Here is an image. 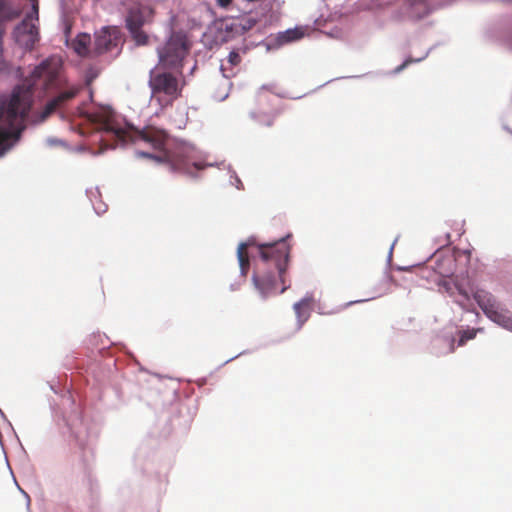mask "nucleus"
Returning a JSON list of instances; mask_svg holds the SVG:
<instances>
[{
    "label": "nucleus",
    "mask_w": 512,
    "mask_h": 512,
    "mask_svg": "<svg viewBox=\"0 0 512 512\" xmlns=\"http://www.w3.org/2000/svg\"><path fill=\"white\" fill-rule=\"evenodd\" d=\"M62 60L51 56L35 67L30 79L14 88L8 101L0 105V156L19 140L24 122L32 106L33 90L57 87L60 84Z\"/></svg>",
    "instance_id": "obj_1"
},
{
    "label": "nucleus",
    "mask_w": 512,
    "mask_h": 512,
    "mask_svg": "<svg viewBox=\"0 0 512 512\" xmlns=\"http://www.w3.org/2000/svg\"><path fill=\"white\" fill-rule=\"evenodd\" d=\"M102 130L116 136L123 143L143 142L150 146L155 152L136 151V156L148 158L158 164H166L173 172H185L187 163L185 157L166 149L169 141V134L155 126H146L143 129L132 127H121L114 121L107 119L102 124Z\"/></svg>",
    "instance_id": "obj_2"
},
{
    "label": "nucleus",
    "mask_w": 512,
    "mask_h": 512,
    "mask_svg": "<svg viewBox=\"0 0 512 512\" xmlns=\"http://www.w3.org/2000/svg\"><path fill=\"white\" fill-rule=\"evenodd\" d=\"M259 260L255 264L253 283L263 298L272 294L276 289L278 274L281 282L285 284L284 273L290 255V246L286 238L272 243L258 244Z\"/></svg>",
    "instance_id": "obj_3"
},
{
    "label": "nucleus",
    "mask_w": 512,
    "mask_h": 512,
    "mask_svg": "<svg viewBox=\"0 0 512 512\" xmlns=\"http://www.w3.org/2000/svg\"><path fill=\"white\" fill-rule=\"evenodd\" d=\"M190 50V42L183 32H174L162 48L158 49V68L181 71Z\"/></svg>",
    "instance_id": "obj_4"
},
{
    "label": "nucleus",
    "mask_w": 512,
    "mask_h": 512,
    "mask_svg": "<svg viewBox=\"0 0 512 512\" xmlns=\"http://www.w3.org/2000/svg\"><path fill=\"white\" fill-rule=\"evenodd\" d=\"M149 86L152 95L161 104L162 100L160 95L167 97L163 105H171L172 102L181 95L182 88L179 86V81L172 73L168 71H159L158 68L151 70Z\"/></svg>",
    "instance_id": "obj_5"
},
{
    "label": "nucleus",
    "mask_w": 512,
    "mask_h": 512,
    "mask_svg": "<svg viewBox=\"0 0 512 512\" xmlns=\"http://www.w3.org/2000/svg\"><path fill=\"white\" fill-rule=\"evenodd\" d=\"M474 299L483 310L485 315L492 321L509 328L512 326V316L507 310L500 309L494 297L487 291L477 290Z\"/></svg>",
    "instance_id": "obj_6"
},
{
    "label": "nucleus",
    "mask_w": 512,
    "mask_h": 512,
    "mask_svg": "<svg viewBox=\"0 0 512 512\" xmlns=\"http://www.w3.org/2000/svg\"><path fill=\"white\" fill-rule=\"evenodd\" d=\"M153 10L148 6H135L128 12L126 18V25L131 33L133 39L138 45H144L147 43L148 36L142 30L146 18L151 16Z\"/></svg>",
    "instance_id": "obj_7"
},
{
    "label": "nucleus",
    "mask_w": 512,
    "mask_h": 512,
    "mask_svg": "<svg viewBox=\"0 0 512 512\" xmlns=\"http://www.w3.org/2000/svg\"><path fill=\"white\" fill-rule=\"evenodd\" d=\"M122 41L120 30L117 27H103L95 33L94 53H106L116 48Z\"/></svg>",
    "instance_id": "obj_8"
},
{
    "label": "nucleus",
    "mask_w": 512,
    "mask_h": 512,
    "mask_svg": "<svg viewBox=\"0 0 512 512\" xmlns=\"http://www.w3.org/2000/svg\"><path fill=\"white\" fill-rule=\"evenodd\" d=\"M13 34L17 44L28 50H31L38 41V29L36 25L32 23L31 16H27L17 25Z\"/></svg>",
    "instance_id": "obj_9"
},
{
    "label": "nucleus",
    "mask_w": 512,
    "mask_h": 512,
    "mask_svg": "<svg viewBox=\"0 0 512 512\" xmlns=\"http://www.w3.org/2000/svg\"><path fill=\"white\" fill-rule=\"evenodd\" d=\"M78 92V88L72 87L66 91L59 93L57 96L49 100L40 113V119L42 121L47 119L56 110L63 107L68 101L73 99L78 94Z\"/></svg>",
    "instance_id": "obj_10"
},
{
    "label": "nucleus",
    "mask_w": 512,
    "mask_h": 512,
    "mask_svg": "<svg viewBox=\"0 0 512 512\" xmlns=\"http://www.w3.org/2000/svg\"><path fill=\"white\" fill-rule=\"evenodd\" d=\"M434 270L440 276L448 277L453 274L455 270V258L451 254H437L435 255Z\"/></svg>",
    "instance_id": "obj_11"
},
{
    "label": "nucleus",
    "mask_w": 512,
    "mask_h": 512,
    "mask_svg": "<svg viewBox=\"0 0 512 512\" xmlns=\"http://www.w3.org/2000/svg\"><path fill=\"white\" fill-rule=\"evenodd\" d=\"M256 245L254 239H248L246 242L239 244L237 249V257L239 261L240 271L242 276H246L250 268V259L248 248Z\"/></svg>",
    "instance_id": "obj_12"
},
{
    "label": "nucleus",
    "mask_w": 512,
    "mask_h": 512,
    "mask_svg": "<svg viewBox=\"0 0 512 512\" xmlns=\"http://www.w3.org/2000/svg\"><path fill=\"white\" fill-rule=\"evenodd\" d=\"M442 287L449 294V296L453 297L455 302L460 305L462 308L467 307V301H469V296L467 292H465L462 288L457 285H451L449 282L444 281L442 283Z\"/></svg>",
    "instance_id": "obj_13"
},
{
    "label": "nucleus",
    "mask_w": 512,
    "mask_h": 512,
    "mask_svg": "<svg viewBox=\"0 0 512 512\" xmlns=\"http://www.w3.org/2000/svg\"><path fill=\"white\" fill-rule=\"evenodd\" d=\"M311 300L303 298L295 303L293 308L298 321V328L300 329L310 316Z\"/></svg>",
    "instance_id": "obj_14"
},
{
    "label": "nucleus",
    "mask_w": 512,
    "mask_h": 512,
    "mask_svg": "<svg viewBox=\"0 0 512 512\" xmlns=\"http://www.w3.org/2000/svg\"><path fill=\"white\" fill-rule=\"evenodd\" d=\"M91 37L89 34H79L72 43L74 51L80 56H87L89 53V44Z\"/></svg>",
    "instance_id": "obj_15"
},
{
    "label": "nucleus",
    "mask_w": 512,
    "mask_h": 512,
    "mask_svg": "<svg viewBox=\"0 0 512 512\" xmlns=\"http://www.w3.org/2000/svg\"><path fill=\"white\" fill-rule=\"evenodd\" d=\"M280 114L278 109H272L269 113H265L260 110L258 113H252V117L256 119L261 125L271 127L274 124L275 119Z\"/></svg>",
    "instance_id": "obj_16"
},
{
    "label": "nucleus",
    "mask_w": 512,
    "mask_h": 512,
    "mask_svg": "<svg viewBox=\"0 0 512 512\" xmlns=\"http://www.w3.org/2000/svg\"><path fill=\"white\" fill-rule=\"evenodd\" d=\"M20 15V11L13 9L7 3L0 0V25L6 21L13 20Z\"/></svg>",
    "instance_id": "obj_17"
},
{
    "label": "nucleus",
    "mask_w": 512,
    "mask_h": 512,
    "mask_svg": "<svg viewBox=\"0 0 512 512\" xmlns=\"http://www.w3.org/2000/svg\"><path fill=\"white\" fill-rule=\"evenodd\" d=\"M304 36V32L300 28L289 29L278 35V42L280 44L289 43L295 40H299Z\"/></svg>",
    "instance_id": "obj_18"
},
{
    "label": "nucleus",
    "mask_w": 512,
    "mask_h": 512,
    "mask_svg": "<svg viewBox=\"0 0 512 512\" xmlns=\"http://www.w3.org/2000/svg\"><path fill=\"white\" fill-rule=\"evenodd\" d=\"M476 330H466L460 333L459 346H463L468 340L475 338Z\"/></svg>",
    "instance_id": "obj_19"
},
{
    "label": "nucleus",
    "mask_w": 512,
    "mask_h": 512,
    "mask_svg": "<svg viewBox=\"0 0 512 512\" xmlns=\"http://www.w3.org/2000/svg\"><path fill=\"white\" fill-rule=\"evenodd\" d=\"M228 62L232 66H237L241 62V57L237 51H231L228 55Z\"/></svg>",
    "instance_id": "obj_20"
},
{
    "label": "nucleus",
    "mask_w": 512,
    "mask_h": 512,
    "mask_svg": "<svg viewBox=\"0 0 512 512\" xmlns=\"http://www.w3.org/2000/svg\"><path fill=\"white\" fill-rule=\"evenodd\" d=\"M420 59H418L417 61H419ZM416 60L412 59V58H408L406 59L401 65H399L396 69H395V72L398 73V72H401L402 70H404L409 64L415 62Z\"/></svg>",
    "instance_id": "obj_21"
},
{
    "label": "nucleus",
    "mask_w": 512,
    "mask_h": 512,
    "mask_svg": "<svg viewBox=\"0 0 512 512\" xmlns=\"http://www.w3.org/2000/svg\"><path fill=\"white\" fill-rule=\"evenodd\" d=\"M233 0H216L217 5L221 8H227L232 4Z\"/></svg>",
    "instance_id": "obj_22"
},
{
    "label": "nucleus",
    "mask_w": 512,
    "mask_h": 512,
    "mask_svg": "<svg viewBox=\"0 0 512 512\" xmlns=\"http://www.w3.org/2000/svg\"><path fill=\"white\" fill-rule=\"evenodd\" d=\"M3 35H4V30L0 28V64L2 63V56H3Z\"/></svg>",
    "instance_id": "obj_23"
},
{
    "label": "nucleus",
    "mask_w": 512,
    "mask_h": 512,
    "mask_svg": "<svg viewBox=\"0 0 512 512\" xmlns=\"http://www.w3.org/2000/svg\"><path fill=\"white\" fill-rule=\"evenodd\" d=\"M32 2L33 13L35 14L36 20L38 19V1L30 0Z\"/></svg>",
    "instance_id": "obj_24"
},
{
    "label": "nucleus",
    "mask_w": 512,
    "mask_h": 512,
    "mask_svg": "<svg viewBox=\"0 0 512 512\" xmlns=\"http://www.w3.org/2000/svg\"><path fill=\"white\" fill-rule=\"evenodd\" d=\"M258 100H259V104L262 106V104L267 102V96L260 95Z\"/></svg>",
    "instance_id": "obj_25"
},
{
    "label": "nucleus",
    "mask_w": 512,
    "mask_h": 512,
    "mask_svg": "<svg viewBox=\"0 0 512 512\" xmlns=\"http://www.w3.org/2000/svg\"><path fill=\"white\" fill-rule=\"evenodd\" d=\"M287 288H288L287 286H284V287L281 289L280 293H283Z\"/></svg>",
    "instance_id": "obj_26"
}]
</instances>
